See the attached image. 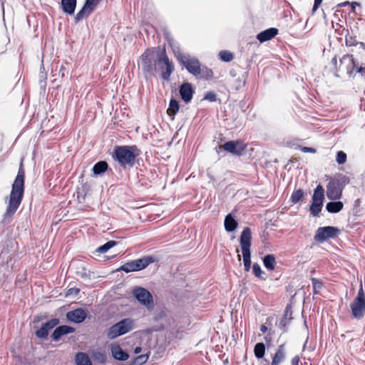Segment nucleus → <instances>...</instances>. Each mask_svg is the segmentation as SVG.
I'll use <instances>...</instances> for the list:
<instances>
[{"label":"nucleus","mask_w":365,"mask_h":365,"mask_svg":"<svg viewBox=\"0 0 365 365\" xmlns=\"http://www.w3.org/2000/svg\"><path fill=\"white\" fill-rule=\"evenodd\" d=\"M24 170L21 163L18 174L13 183L8 205L4 213V218H11L19 207L24 196Z\"/></svg>","instance_id":"nucleus-1"},{"label":"nucleus","mask_w":365,"mask_h":365,"mask_svg":"<svg viewBox=\"0 0 365 365\" xmlns=\"http://www.w3.org/2000/svg\"><path fill=\"white\" fill-rule=\"evenodd\" d=\"M138 150L135 146H118L115 148L114 158L123 167L132 166Z\"/></svg>","instance_id":"nucleus-2"},{"label":"nucleus","mask_w":365,"mask_h":365,"mask_svg":"<svg viewBox=\"0 0 365 365\" xmlns=\"http://www.w3.org/2000/svg\"><path fill=\"white\" fill-rule=\"evenodd\" d=\"M170 46L177 59L190 73L194 76H197L200 73V64L197 58L183 54L180 51V48L173 43H170Z\"/></svg>","instance_id":"nucleus-3"},{"label":"nucleus","mask_w":365,"mask_h":365,"mask_svg":"<svg viewBox=\"0 0 365 365\" xmlns=\"http://www.w3.org/2000/svg\"><path fill=\"white\" fill-rule=\"evenodd\" d=\"M251 230L249 227H245L240 236V247L243 256L244 266L246 271H249L251 266Z\"/></svg>","instance_id":"nucleus-4"},{"label":"nucleus","mask_w":365,"mask_h":365,"mask_svg":"<svg viewBox=\"0 0 365 365\" xmlns=\"http://www.w3.org/2000/svg\"><path fill=\"white\" fill-rule=\"evenodd\" d=\"M135 328V321L127 318L120 320L118 323L113 325L107 332V336L113 339L119 336L123 335Z\"/></svg>","instance_id":"nucleus-5"},{"label":"nucleus","mask_w":365,"mask_h":365,"mask_svg":"<svg viewBox=\"0 0 365 365\" xmlns=\"http://www.w3.org/2000/svg\"><path fill=\"white\" fill-rule=\"evenodd\" d=\"M354 318L361 319L365 313V294L362 287L359 289L356 297L350 305Z\"/></svg>","instance_id":"nucleus-6"},{"label":"nucleus","mask_w":365,"mask_h":365,"mask_svg":"<svg viewBox=\"0 0 365 365\" xmlns=\"http://www.w3.org/2000/svg\"><path fill=\"white\" fill-rule=\"evenodd\" d=\"M154 260L151 257L138 259L123 264L120 269L125 272H135L143 269Z\"/></svg>","instance_id":"nucleus-7"},{"label":"nucleus","mask_w":365,"mask_h":365,"mask_svg":"<svg viewBox=\"0 0 365 365\" xmlns=\"http://www.w3.org/2000/svg\"><path fill=\"white\" fill-rule=\"evenodd\" d=\"M324 200V188L322 185H319L314 190L312 196V203L310 206L311 213L314 216L319 215L322 210V204Z\"/></svg>","instance_id":"nucleus-8"},{"label":"nucleus","mask_w":365,"mask_h":365,"mask_svg":"<svg viewBox=\"0 0 365 365\" xmlns=\"http://www.w3.org/2000/svg\"><path fill=\"white\" fill-rule=\"evenodd\" d=\"M135 298L143 305L150 309L153 306V297L151 294L143 287H137L133 291Z\"/></svg>","instance_id":"nucleus-9"},{"label":"nucleus","mask_w":365,"mask_h":365,"mask_svg":"<svg viewBox=\"0 0 365 365\" xmlns=\"http://www.w3.org/2000/svg\"><path fill=\"white\" fill-rule=\"evenodd\" d=\"M155 48L148 49L140 56V63L145 72H151L153 70V61L154 60Z\"/></svg>","instance_id":"nucleus-10"},{"label":"nucleus","mask_w":365,"mask_h":365,"mask_svg":"<svg viewBox=\"0 0 365 365\" xmlns=\"http://www.w3.org/2000/svg\"><path fill=\"white\" fill-rule=\"evenodd\" d=\"M338 232V230L334 227H322L317 229L314 240L318 242H324L326 240L334 237Z\"/></svg>","instance_id":"nucleus-11"},{"label":"nucleus","mask_w":365,"mask_h":365,"mask_svg":"<svg viewBox=\"0 0 365 365\" xmlns=\"http://www.w3.org/2000/svg\"><path fill=\"white\" fill-rule=\"evenodd\" d=\"M158 63L160 66L163 78L168 80L174 70L173 64L169 61L168 57L165 54H163L161 58H158Z\"/></svg>","instance_id":"nucleus-12"},{"label":"nucleus","mask_w":365,"mask_h":365,"mask_svg":"<svg viewBox=\"0 0 365 365\" xmlns=\"http://www.w3.org/2000/svg\"><path fill=\"white\" fill-rule=\"evenodd\" d=\"M356 66V62L354 60L353 56L347 54L340 59V65L338 69H344L347 73L351 74Z\"/></svg>","instance_id":"nucleus-13"},{"label":"nucleus","mask_w":365,"mask_h":365,"mask_svg":"<svg viewBox=\"0 0 365 365\" xmlns=\"http://www.w3.org/2000/svg\"><path fill=\"white\" fill-rule=\"evenodd\" d=\"M99 0H86L82 9L76 14V19L79 21L89 15L98 4Z\"/></svg>","instance_id":"nucleus-14"},{"label":"nucleus","mask_w":365,"mask_h":365,"mask_svg":"<svg viewBox=\"0 0 365 365\" xmlns=\"http://www.w3.org/2000/svg\"><path fill=\"white\" fill-rule=\"evenodd\" d=\"M223 148L232 154L240 155L245 150V145L239 141H229L223 145Z\"/></svg>","instance_id":"nucleus-15"},{"label":"nucleus","mask_w":365,"mask_h":365,"mask_svg":"<svg viewBox=\"0 0 365 365\" xmlns=\"http://www.w3.org/2000/svg\"><path fill=\"white\" fill-rule=\"evenodd\" d=\"M87 313L84 309H77L68 312L66 314L67 319L74 323H81L86 319Z\"/></svg>","instance_id":"nucleus-16"},{"label":"nucleus","mask_w":365,"mask_h":365,"mask_svg":"<svg viewBox=\"0 0 365 365\" xmlns=\"http://www.w3.org/2000/svg\"><path fill=\"white\" fill-rule=\"evenodd\" d=\"M110 349L112 356L116 360L125 361L129 358L128 354L124 351L118 344H111Z\"/></svg>","instance_id":"nucleus-17"},{"label":"nucleus","mask_w":365,"mask_h":365,"mask_svg":"<svg viewBox=\"0 0 365 365\" xmlns=\"http://www.w3.org/2000/svg\"><path fill=\"white\" fill-rule=\"evenodd\" d=\"M278 34V30L275 28L266 29L257 36V38L261 42H265L273 38Z\"/></svg>","instance_id":"nucleus-18"},{"label":"nucleus","mask_w":365,"mask_h":365,"mask_svg":"<svg viewBox=\"0 0 365 365\" xmlns=\"http://www.w3.org/2000/svg\"><path fill=\"white\" fill-rule=\"evenodd\" d=\"M74 331V328L71 327L66 325L60 326L53 332L52 338L54 341H58L62 336L73 333Z\"/></svg>","instance_id":"nucleus-19"},{"label":"nucleus","mask_w":365,"mask_h":365,"mask_svg":"<svg viewBox=\"0 0 365 365\" xmlns=\"http://www.w3.org/2000/svg\"><path fill=\"white\" fill-rule=\"evenodd\" d=\"M180 93L184 101L189 102L191 101L192 98L193 90L190 83H185L182 84L180 87Z\"/></svg>","instance_id":"nucleus-20"},{"label":"nucleus","mask_w":365,"mask_h":365,"mask_svg":"<svg viewBox=\"0 0 365 365\" xmlns=\"http://www.w3.org/2000/svg\"><path fill=\"white\" fill-rule=\"evenodd\" d=\"M327 195L330 200L339 199L341 195V190L334 184H329L327 187Z\"/></svg>","instance_id":"nucleus-21"},{"label":"nucleus","mask_w":365,"mask_h":365,"mask_svg":"<svg viewBox=\"0 0 365 365\" xmlns=\"http://www.w3.org/2000/svg\"><path fill=\"white\" fill-rule=\"evenodd\" d=\"M76 365H92V362L87 354L78 352L75 356Z\"/></svg>","instance_id":"nucleus-22"},{"label":"nucleus","mask_w":365,"mask_h":365,"mask_svg":"<svg viewBox=\"0 0 365 365\" xmlns=\"http://www.w3.org/2000/svg\"><path fill=\"white\" fill-rule=\"evenodd\" d=\"M225 228L227 232H232L237 227V222L235 220V218L232 216L231 214H229L226 216L225 219Z\"/></svg>","instance_id":"nucleus-23"},{"label":"nucleus","mask_w":365,"mask_h":365,"mask_svg":"<svg viewBox=\"0 0 365 365\" xmlns=\"http://www.w3.org/2000/svg\"><path fill=\"white\" fill-rule=\"evenodd\" d=\"M76 5V0H62V6L63 11L68 14H73L74 12Z\"/></svg>","instance_id":"nucleus-24"},{"label":"nucleus","mask_w":365,"mask_h":365,"mask_svg":"<svg viewBox=\"0 0 365 365\" xmlns=\"http://www.w3.org/2000/svg\"><path fill=\"white\" fill-rule=\"evenodd\" d=\"M343 203L340 201L330 202L327 204L326 208L329 212L336 213L343 208Z\"/></svg>","instance_id":"nucleus-25"},{"label":"nucleus","mask_w":365,"mask_h":365,"mask_svg":"<svg viewBox=\"0 0 365 365\" xmlns=\"http://www.w3.org/2000/svg\"><path fill=\"white\" fill-rule=\"evenodd\" d=\"M285 354L282 346L274 354L271 365H279L284 359Z\"/></svg>","instance_id":"nucleus-26"},{"label":"nucleus","mask_w":365,"mask_h":365,"mask_svg":"<svg viewBox=\"0 0 365 365\" xmlns=\"http://www.w3.org/2000/svg\"><path fill=\"white\" fill-rule=\"evenodd\" d=\"M179 110L178 103L175 100H171L167 110L168 115L173 120L175 115Z\"/></svg>","instance_id":"nucleus-27"},{"label":"nucleus","mask_w":365,"mask_h":365,"mask_svg":"<svg viewBox=\"0 0 365 365\" xmlns=\"http://www.w3.org/2000/svg\"><path fill=\"white\" fill-rule=\"evenodd\" d=\"M264 267L269 270H273L275 267V258L272 255H266L263 259Z\"/></svg>","instance_id":"nucleus-28"},{"label":"nucleus","mask_w":365,"mask_h":365,"mask_svg":"<svg viewBox=\"0 0 365 365\" xmlns=\"http://www.w3.org/2000/svg\"><path fill=\"white\" fill-rule=\"evenodd\" d=\"M108 168V164L105 161H100L95 164L93 171L95 175H99L104 173Z\"/></svg>","instance_id":"nucleus-29"},{"label":"nucleus","mask_w":365,"mask_h":365,"mask_svg":"<svg viewBox=\"0 0 365 365\" xmlns=\"http://www.w3.org/2000/svg\"><path fill=\"white\" fill-rule=\"evenodd\" d=\"M254 353L256 358L262 359L265 353V345L262 342L256 344L254 347Z\"/></svg>","instance_id":"nucleus-30"},{"label":"nucleus","mask_w":365,"mask_h":365,"mask_svg":"<svg viewBox=\"0 0 365 365\" xmlns=\"http://www.w3.org/2000/svg\"><path fill=\"white\" fill-rule=\"evenodd\" d=\"M115 241H108L106 244H104L102 246H100L96 251L100 253H106L108 250H109L110 248L113 247L116 245Z\"/></svg>","instance_id":"nucleus-31"},{"label":"nucleus","mask_w":365,"mask_h":365,"mask_svg":"<svg viewBox=\"0 0 365 365\" xmlns=\"http://www.w3.org/2000/svg\"><path fill=\"white\" fill-rule=\"evenodd\" d=\"M148 354H143L135 358L133 362V365H142L147 362L148 360Z\"/></svg>","instance_id":"nucleus-32"},{"label":"nucleus","mask_w":365,"mask_h":365,"mask_svg":"<svg viewBox=\"0 0 365 365\" xmlns=\"http://www.w3.org/2000/svg\"><path fill=\"white\" fill-rule=\"evenodd\" d=\"M219 56L221 60L225 62L231 61L233 59L232 53L227 51H220Z\"/></svg>","instance_id":"nucleus-33"},{"label":"nucleus","mask_w":365,"mask_h":365,"mask_svg":"<svg viewBox=\"0 0 365 365\" xmlns=\"http://www.w3.org/2000/svg\"><path fill=\"white\" fill-rule=\"evenodd\" d=\"M303 191L302 190H297L292 194L291 200L293 203H297L301 200L303 197Z\"/></svg>","instance_id":"nucleus-34"},{"label":"nucleus","mask_w":365,"mask_h":365,"mask_svg":"<svg viewBox=\"0 0 365 365\" xmlns=\"http://www.w3.org/2000/svg\"><path fill=\"white\" fill-rule=\"evenodd\" d=\"M58 323H59V320L58 319H51V320L48 321L45 324H43V326L48 331H49L50 329H51L53 327H55Z\"/></svg>","instance_id":"nucleus-35"},{"label":"nucleus","mask_w":365,"mask_h":365,"mask_svg":"<svg viewBox=\"0 0 365 365\" xmlns=\"http://www.w3.org/2000/svg\"><path fill=\"white\" fill-rule=\"evenodd\" d=\"M336 160L339 165H342V164L345 163V162L346 160V153L343 151H339L336 154Z\"/></svg>","instance_id":"nucleus-36"},{"label":"nucleus","mask_w":365,"mask_h":365,"mask_svg":"<svg viewBox=\"0 0 365 365\" xmlns=\"http://www.w3.org/2000/svg\"><path fill=\"white\" fill-rule=\"evenodd\" d=\"M312 282L314 292H319L322 287V282L315 278L312 279Z\"/></svg>","instance_id":"nucleus-37"},{"label":"nucleus","mask_w":365,"mask_h":365,"mask_svg":"<svg viewBox=\"0 0 365 365\" xmlns=\"http://www.w3.org/2000/svg\"><path fill=\"white\" fill-rule=\"evenodd\" d=\"M48 331L42 325V327L36 331V334L39 338H46L48 336Z\"/></svg>","instance_id":"nucleus-38"},{"label":"nucleus","mask_w":365,"mask_h":365,"mask_svg":"<svg viewBox=\"0 0 365 365\" xmlns=\"http://www.w3.org/2000/svg\"><path fill=\"white\" fill-rule=\"evenodd\" d=\"M253 272L257 277H261L262 271L260 266L257 264H255L252 267Z\"/></svg>","instance_id":"nucleus-39"},{"label":"nucleus","mask_w":365,"mask_h":365,"mask_svg":"<svg viewBox=\"0 0 365 365\" xmlns=\"http://www.w3.org/2000/svg\"><path fill=\"white\" fill-rule=\"evenodd\" d=\"M205 100H207L210 102L215 101L216 100V95L213 92H208L205 94L204 97Z\"/></svg>","instance_id":"nucleus-40"},{"label":"nucleus","mask_w":365,"mask_h":365,"mask_svg":"<svg viewBox=\"0 0 365 365\" xmlns=\"http://www.w3.org/2000/svg\"><path fill=\"white\" fill-rule=\"evenodd\" d=\"M301 150L304 153H314L316 152L315 149L309 147H302Z\"/></svg>","instance_id":"nucleus-41"},{"label":"nucleus","mask_w":365,"mask_h":365,"mask_svg":"<svg viewBox=\"0 0 365 365\" xmlns=\"http://www.w3.org/2000/svg\"><path fill=\"white\" fill-rule=\"evenodd\" d=\"M322 0H314V4L313 9H312L313 12H315L317 11V9L319 6V5L322 4Z\"/></svg>","instance_id":"nucleus-42"},{"label":"nucleus","mask_w":365,"mask_h":365,"mask_svg":"<svg viewBox=\"0 0 365 365\" xmlns=\"http://www.w3.org/2000/svg\"><path fill=\"white\" fill-rule=\"evenodd\" d=\"M299 361V358L298 356H294L292 359V365H298Z\"/></svg>","instance_id":"nucleus-43"},{"label":"nucleus","mask_w":365,"mask_h":365,"mask_svg":"<svg viewBox=\"0 0 365 365\" xmlns=\"http://www.w3.org/2000/svg\"><path fill=\"white\" fill-rule=\"evenodd\" d=\"M78 292H79L78 289H70L68 294H71L73 293H74L75 294H77Z\"/></svg>","instance_id":"nucleus-44"},{"label":"nucleus","mask_w":365,"mask_h":365,"mask_svg":"<svg viewBox=\"0 0 365 365\" xmlns=\"http://www.w3.org/2000/svg\"><path fill=\"white\" fill-rule=\"evenodd\" d=\"M260 330L262 333H265L267 331V328L265 325H262L260 327Z\"/></svg>","instance_id":"nucleus-45"},{"label":"nucleus","mask_w":365,"mask_h":365,"mask_svg":"<svg viewBox=\"0 0 365 365\" xmlns=\"http://www.w3.org/2000/svg\"><path fill=\"white\" fill-rule=\"evenodd\" d=\"M331 63H333V65L337 68V60H336V58H333L332 60H331Z\"/></svg>","instance_id":"nucleus-46"},{"label":"nucleus","mask_w":365,"mask_h":365,"mask_svg":"<svg viewBox=\"0 0 365 365\" xmlns=\"http://www.w3.org/2000/svg\"><path fill=\"white\" fill-rule=\"evenodd\" d=\"M140 351H141V347H140V346H137L134 349V352L135 354H139Z\"/></svg>","instance_id":"nucleus-47"},{"label":"nucleus","mask_w":365,"mask_h":365,"mask_svg":"<svg viewBox=\"0 0 365 365\" xmlns=\"http://www.w3.org/2000/svg\"><path fill=\"white\" fill-rule=\"evenodd\" d=\"M356 6H359V4L356 2H352L351 3V6H352V9H354Z\"/></svg>","instance_id":"nucleus-48"},{"label":"nucleus","mask_w":365,"mask_h":365,"mask_svg":"<svg viewBox=\"0 0 365 365\" xmlns=\"http://www.w3.org/2000/svg\"><path fill=\"white\" fill-rule=\"evenodd\" d=\"M362 70H363V68H362V67H359V68H358L357 71H358L359 73H361V72H362Z\"/></svg>","instance_id":"nucleus-49"},{"label":"nucleus","mask_w":365,"mask_h":365,"mask_svg":"<svg viewBox=\"0 0 365 365\" xmlns=\"http://www.w3.org/2000/svg\"><path fill=\"white\" fill-rule=\"evenodd\" d=\"M207 73L209 76H212V71L211 70L207 71Z\"/></svg>","instance_id":"nucleus-50"},{"label":"nucleus","mask_w":365,"mask_h":365,"mask_svg":"<svg viewBox=\"0 0 365 365\" xmlns=\"http://www.w3.org/2000/svg\"><path fill=\"white\" fill-rule=\"evenodd\" d=\"M237 258H238V260H239V261H240V260H241V256H240V255H238Z\"/></svg>","instance_id":"nucleus-51"},{"label":"nucleus","mask_w":365,"mask_h":365,"mask_svg":"<svg viewBox=\"0 0 365 365\" xmlns=\"http://www.w3.org/2000/svg\"><path fill=\"white\" fill-rule=\"evenodd\" d=\"M152 331H153V330H151V329H148V330L147 331V332H148V333H150V332H152Z\"/></svg>","instance_id":"nucleus-52"},{"label":"nucleus","mask_w":365,"mask_h":365,"mask_svg":"<svg viewBox=\"0 0 365 365\" xmlns=\"http://www.w3.org/2000/svg\"><path fill=\"white\" fill-rule=\"evenodd\" d=\"M159 329H160V328H159V329H155L154 331H158V330H159Z\"/></svg>","instance_id":"nucleus-53"}]
</instances>
